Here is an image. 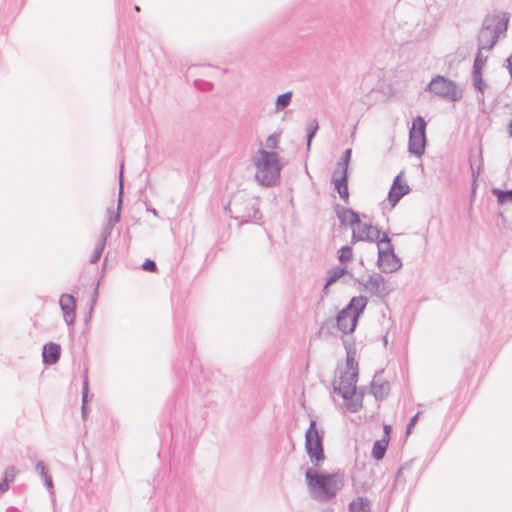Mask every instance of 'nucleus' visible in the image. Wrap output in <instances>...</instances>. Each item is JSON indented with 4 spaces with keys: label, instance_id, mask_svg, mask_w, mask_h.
Wrapping results in <instances>:
<instances>
[{
    "label": "nucleus",
    "instance_id": "f257e3e1",
    "mask_svg": "<svg viewBox=\"0 0 512 512\" xmlns=\"http://www.w3.org/2000/svg\"><path fill=\"white\" fill-rule=\"evenodd\" d=\"M305 480L310 497L318 502H328L336 497L344 486V473L327 472L307 467Z\"/></svg>",
    "mask_w": 512,
    "mask_h": 512
},
{
    "label": "nucleus",
    "instance_id": "f03ea898",
    "mask_svg": "<svg viewBox=\"0 0 512 512\" xmlns=\"http://www.w3.org/2000/svg\"><path fill=\"white\" fill-rule=\"evenodd\" d=\"M368 304L366 296H354L350 299L348 304L340 310L335 317V326L343 334H351L355 331L360 316L364 313ZM334 326L333 319L324 321L321 324L320 330L324 331Z\"/></svg>",
    "mask_w": 512,
    "mask_h": 512
},
{
    "label": "nucleus",
    "instance_id": "7ed1b4c3",
    "mask_svg": "<svg viewBox=\"0 0 512 512\" xmlns=\"http://www.w3.org/2000/svg\"><path fill=\"white\" fill-rule=\"evenodd\" d=\"M509 20L507 12L487 15L477 36L478 50H492L499 39L506 36Z\"/></svg>",
    "mask_w": 512,
    "mask_h": 512
},
{
    "label": "nucleus",
    "instance_id": "20e7f679",
    "mask_svg": "<svg viewBox=\"0 0 512 512\" xmlns=\"http://www.w3.org/2000/svg\"><path fill=\"white\" fill-rule=\"evenodd\" d=\"M257 168L255 179L263 186L272 187L280 181L282 164L276 152L260 149L254 159Z\"/></svg>",
    "mask_w": 512,
    "mask_h": 512
},
{
    "label": "nucleus",
    "instance_id": "39448f33",
    "mask_svg": "<svg viewBox=\"0 0 512 512\" xmlns=\"http://www.w3.org/2000/svg\"><path fill=\"white\" fill-rule=\"evenodd\" d=\"M358 370L345 371L341 374L339 382H333V392L340 395L345 401L347 410L358 412L363 406V394L357 393Z\"/></svg>",
    "mask_w": 512,
    "mask_h": 512
},
{
    "label": "nucleus",
    "instance_id": "423d86ee",
    "mask_svg": "<svg viewBox=\"0 0 512 512\" xmlns=\"http://www.w3.org/2000/svg\"><path fill=\"white\" fill-rule=\"evenodd\" d=\"M225 210L232 218L240 220L241 224L255 223L262 218L258 200L245 192L235 193Z\"/></svg>",
    "mask_w": 512,
    "mask_h": 512
},
{
    "label": "nucleus",
    "instance_id": "0eeeda50",
    "mask_svg": "<svg viewBox=\"0 0 512 512\" xmlns=\"http://www.w3.org/2000/svg\"><path fill=\"white\" fill-rule=\"evenodd\" d=\"M324 431L317 428L316 420L311 419L305 433V451L311 463L317 467L325 460L323 447Z\"/></svg>",
    "mask_w": 512,
    "mask_h": 512
},
{
    "label": "nucleus",
    "instance_id": "6e6552de",
    "mask_svg": "<svg viewBox=\"0 0 512 512\" xmlns=\"http://www.w3.org/2000/svg\"><path fill=\"white\" fill-rule=\"evenodd\" d=\"M427 90L434 95L450 102H456L462 98V91L456 82L441 76H435L427 86Z\"/></svg>",
    "mask_w": 512,
    "mask_h": 512
},
{
    "label": "nucleus",
    "instance_id": "1a4fd4ad",
    "mask_svg": "<svg viewBox=\"0 0 512 512\" xmlns=\"http://www.w3.org/2000/svg\"><path fill=\"white\" fill-rule=\"evenodd\" d=\"M426 143V121L422 116H417L413 119L409 130V153L421 157L425 152Z\"/></svg>",
    "mask_w": 512,
    "mask_h": 512
},
{
    "label": "nucleus",
    "instance_id": "9d476101",
    "mask_svg": "<svg viewBox=\"0 0 512 512\" xmlns=\"http://www.w3.org/2000/svg\"><path fill=\"white\" fill-rule=\"evenodd\" d=\"M377 266L382 273H393L402 267L401 259L395 254L392 244L378 248Z\"/></svg>",
    "mask_w": 512,
    "mask_h": 512
},
{
    "label": "nucleus",
    "instance_id": "9b49d317",
    "mask_svg": "<svg viewBox=\"0 0 512 512\" xmlns=\"http://www.w3.org/2000/svg\"><path fill=\"white\" fill-rule=\"evenodd\" d=\"M356 282L363 287V291L370 292L378 298L384 299L390 294V289L386 285L385 279L381 274L374 273L368 277L366 282H363L360 279H356Z\"/></svg>",
    "mask_w": 512,
    "mask_h": 512
},
{
    "label": "nucleus",
    "instance_id": "f8f14e48",
    "mask_svg": "<svg viewBox=\"0 0 512 512\" xmlns=\"http://www.w3.org/2000/svg\"><path fill=\"white\" fill-rule=\"evenodd\" d=\"M403 172H400L393 180L388 193V202L394 207L405 195L409 194L411 189L406 181L402 179Z\"/></svg>",
    "mask_w": 512,
    "mask_h": 512
},
{
    "label": "nucleus",
    "instance_id": "ddd939ff",
    "mask_svg": "<svg viewBox=\"0 0 512 512\" xmlns=\"http://www.w3.org/2000/svg\"><path fill=\"white\" fill-rule=\"evenodd\" d=\"M59 306L63 312L64 321L71 326L75 322L76 299L70 294H62L59 299Z\"/></svg>",
    "mask_w": 512,
    "mask_h": 512
},
{
    "label": "nucleus",
    "instance_id": "4468645a",
    "mask_svg": "<svg viewBox=\"0 0 512 512\" xmlns=\"http://www.w3.org/2000/svg\"><path fill=\"white\" fill-rule=\"evenodd\" d=\"M382 371L376 372L371 382V394L376 400H384L390 392V383L381 378Z\"/></svg>",
    "mask_w": 512,
    "mask_h": 512
},
{
    "label": "nucleus",
    "instance_id": "2eb2a0df",
    "mask_svg": "<svg viewBox=\"0 0 512 512\" xmlns=\"http://www.w3.org/2000/svg\"><path fill=\"white\" fill-rule=\"evenodd\" d=\"M61 356V347L59 344L49 342L43 346L42 361L45 365L56 364Z\"/></svg>",
    "mask_w": 512,
    "mask_h": 512
},
{
    "label": "nucleus",
    "instance_id": "dca6fc26",
    "mask_svg": "<svg viewBox=\"0 0 512 512\" xmlns=\"http://www.w3.org/2000/svg\"><path fill=\"white\" fill-rule=\"evenodd\" d=\"M342 340H343V345L346 350L347 371L358 370V363L355 360V355H356L355 342L353 340L344 339V338H342Z\"/></svg>",
    "mask_w": 512,
    "mask_h": 512
},
{
    "label": "nucleus",
    "instance_id": "f3484780",
    "mask_svg": "<svg viewBox=\"0 0 512 512\" xmlns=\"http://www.w3.org/2000/svg\"><path fill=\"white\" fill-rule=\"evenodd\" d=\"M107 213L109 215L108 221L104 225L99 241L106 244L107 239L110 237L113 227L116 223L120 221V214L113 213L111 208L107 209Z\"/></svg>",
    "mask_w": 512,
    "mask_h": 512
},
{
    "label": "nucleus",
    "instance_id": "a211bd4d",
    "mask_svg": "<svg viewBox=\"0 0 512 512\" xmlns=\"http://www.w3.org/2000/svg\"><path fill=\"white\" fill-rule=\"evenodd\" d=\"M349 512H371V503L365 497H357L348 505Z\"/></svg>",
    "mask_w": 512,
    "mask_h": 512
},
{
    "label": "nucleus",
    "instance_id": "6ab92c4d",
    "mask_svg": "<svg viewBox=\"0 0 512 512\" xmlns=\"http://www.w3.org/2000/svg\"><path fill=\"white\" fill-rule=\"evenodd\" d=\"M332 183L334 184L335 190L344 189L348 187V172H346V168H343L341 171L336 169L332 174Z\"/></svg>",
    "mask_w": 512,
    "mask_h": 512
},
{
    "label": "nucleus",
    "instance_id": "aec40b11",
    "mask_svg": "<svg viewBox=\"0 0 512 512\" xmlns=\"http://www.w3.org/2000/svg\"><path fill=\"white\" fill-rule=\"evenodd\" d=\"M388 438H382L380 440H376L373 444L371 455L372 457L379 461L382 460L385 456V453L388 448Z\"/></svg>",
    "mask_w": 512,
    "mask_h": 512
},
{
    "label": "nucleus",
    "instance_id": "412c9836",
    "mask_svg": "<svg viewBox=\"0 0 512 512\" xmlns=\"http://www.w3.org/2000/svg\"><path fill=\"white\" fill-rule=\"evenodd\" d=\"M472 80L475 90L482 94L481 97H477L478 102H484L483 94L487 88V85L483 79V72H472Z\"/></svg>",
    "mask_w": 512,
    "mask_h": 512
},
{
    "label": "nucleus",
    "instance_id": "4be33fe9",
    "mask_svg": "<svg viewBox=\"0 0 512 512\" xmlns=\"http://www.w3.org/2000/svg\"><path fill=\"white\" fill-rule=\"evenodd\" d=\"M346 274H349V271L347 270L346 267H340V266H335V267H332L329 271H328V277L326 279L327 281V285H333L334 283H336L341 277H343L344 275Z\"/></svg>",
    "mask_w": 512,
    "mask_h": 512
},
{
    "label": "nucleus",
    "instance_id": "5701e85b",
    "mask_svg": "<svg viewBox=\"0 0 512 512\" xmlns=\"http://www.w3.org/2000/svg\"><path fill=\"white\" fill-rule=\"evenodd\" d=\"M292 97V91H287L278 95L275 101V112H280L287 108L292 102Z\"/></svg>",
    "mask_w": 512,
    "mask_h": 512
},
{
    "label": "nucleus",
    "instance_id": "b1692460",
    "mask_svg": "<svg viewBox=\"0 0 512 512\" xmlns=\"http://www.w3.org/2000/svg\"><path fill=\"white\" fill-rule=\"evenodd\" d=\"M491 192L494 196H496L499 204L503 205L508 201L512 203V189L502 190L499 188H492Z\"/></svg>",
    "mask_w": 512,
    "mask_h": 512
},
{
    "label": "nucleus",
    "instance_id": "393cba45",
    "mask_svg": "<svg viewBox=\"0 0 512 512\" xmlns=\"http://www.w3.org/2000/svg\"><path fill=\"white\" fill-rule=\"evenodd\" d=\"M359 229L361 230L363 235H368L371 238V239H365V241H367V242H374L375 239H377V237H375V234H381V230L378 227L373 226L371 224H367V223L361 224Z\"/></svg>",
    "mask_w": 512,
    "mask_h": 512
},
{
    "label": "nucleus",
    "instance_id": "a878e982",
    "mask_svg": "<svg viewBox=\"0 0 512 512\" xmlns=\"http://www.w3.org/2000/svg\"><path fill=\"white\" fill-rule=\"evenodd\" d=\"M319 130V124L316 119L312 120L309 123V126L307 128V135H306V144H307V150H310L311 142L313 138L315 137L317 131Z\"/></svg>",
    "mask_w": 512,
    "mask_h": 512
},
{
    "label": "nucleus",
    "instance_id": "bb28decb",
    "mask_svg": "<svg viewBox=\"0 0 512 512\" xmlns=\"http://www.w3.org/2000/svg\"><path fill=\"white\" fill-rule=\"evenodd\" d=\"M482 50H478V52L475 55L472 72H483V68L486 64L487 57L483 56Z\"/></svg>",
    "mask_w": 512,
    "mask_h": 512
},
{
    "label": "nucleus",
    "instance_id": "cd10ccee",
    "mask_svg": "<svg viewBox=\"0 0 512 512\" xmlns=\"http://www.w3.org/2000/svg\"><path fill=\"white\" fill-rule=\"evenodd\" d=\"M123 163L120 165V171H119V193H118V200H117V210L115 213L121 212L122 204H123V190H124V184H123Z\"/></svg>",
    "mask_w": 512,
    "mask_h": 512
},
{
    "label": "nucleus",
    "instance_id": "c85d7f7f",
    "mask_svg": "<svg viewBox=\"0 0 512 512\" xmlns=\"http://www.w3.org/2000/svg\"><path fill=\"white\" fill-rule=\"evenodd\" d=\"M336 216L341 225H347V216H349L350 208L344 207L340 204L335 205Z\"/></svg>",
    "mask_w": 512,
    "mask_h": 512
},
{
    "label": "nucleus",
    "instance_id": "c756f323",
    "mask_svg": "<svg viewBox=\"0 0 512 512\" xmlns=\"http://www.w3.org/2000/svg\"><path fill=\"white\" fill-rule=\"evenodd\" d=\"M338 259L341 263H346L352 260L353 257V248L350 245H345L339 250Z\"/></svg>",
    "mask_w": 512,
    "mask_h": 512
},
{
    "label": "nucleus",
    "instance_id": "7c9ffc66",
    "mask_svg": "<svg viewBox=\"0 0 512 512\" xmlns=\"http://www.w3.org/2000/svg\"><path fill=\"white\" fill-rule=\"evenodd\" d=\"M351 155H352V150L350 148L346 149L343 152V154L338 162V167L341 168V170L343 168H346V172H348V166H349V162L351 160Z\"/></svg>",
    "mask_w": 512,
    "mask_h": 512
},
{
    "label": "nucleus",
    "instance_id": "2f4dec72",
    "mask_svg": "<svg viewBox=\"0 0 512 512\" xmlns=\"http://www.w3.org/2000/svg\"><path fill=\"white\" fill-rule=\"evenodd\" d=\"M105 245H106L105 243L98 241V243L94 249V252L90 258L91 264H96L99 261V259L101 258V255L103 253V250L105 248Z\"/></svg>",
    "mask_w": 512,
    "mask_h": 512
},
{
    "label": "nucleus",
    "instance_id": "473e14b6",
    "mask_svg": "<svg viewBox=\"0 0 512 512\" xmlns=\"http://www.w3.org/2000/svg\"><path fill=\"white\" fill-rule=\"evenodd\" d=\"M17 473L18 470L14 466L7 467L4 471L3 482L9 486V484L14 481Z\"/></svg>",
    "mask_w": 512,
    "mask_h": 512
},
{
    "label": "nucleus",
    "instance_id": "72a5a7b5",
    "mask_svg": "<svg viewBox=\"0 0 512 512\" xmlns=\"http://www.w3.org/2000/svg\"><path fill=\"white\" fill-rule=\"evenodd\" d=\"M280 134L279 133H273L266 139V147L269 149H276L278 147Z\"/></svg>",
    "mask_w": 512,
    "mask_h": 512
},
{
    "label": "nucleus",
    "instance_id": "f704fd0d",
    "mask_svg": "<svg viewBox=\"0 0 512 512\" xmlns=\"http://www.w3.org/2000/svg\"><path fill=\"white\" fill-rule=\"evenodd\" d=\"M480 163H479V166L478 168L475 170L474 167H473V164L470 162V168H471V172H472V178H473V185L475 186L476 182H477V178L479 177L480 175V171L482 169V166H483V158H482V150L480 149Z\"/></svg>",
    "mask_w": 512,
    "mask_h": 512
},
{
    "label": "nucleus",
    "instance_id": "c9c22d12",
    "mask_svg": "<svg viewBox=\"0 0 512 512\" xmlns=\"http://www.w3.org/2000/svg\"><path fill=\"white\" fill-rule=\"evenodd\" d=\"M349 217H350V220H349L348 224H350L351 226L358 225L360 227L361 224H363L361 222L360 214L351 208H350V212H349Z\"/></svg>",
    "mask_w": 512,
    "mask_h": 512
},
{
    "label": "nucleus",
    "instance_id": "e433bc0d",
    "mask_svg": "<svg viewBox=\"0 0 512 512\" xmlns=\"http://www.w3.org/2000/svg\"><path fill=\"white\" fill-rule=\"evenodd\" d=\"M375 237H377V239H375L374 242L378 244V248L381 247L380 245L383 243H386L387 246L391 244V238L385 232H383L382 234H375Z\"/></svg>",
    "mask_w": 512,
    "mask_h": 512
},
{
    "label": "nucleus",
    "instance_id": "4c0bfd02",
    "mask_svg": "<svg viewBox=\"0 0 512 512\" xmlns=\"http://www.w3.org/2000/svg\"><path fill=\"white\" fill-rule=\"evenodd\" d=\"M141 267L144 271L147 272H155L157 270L155 261L151 259H146Z\"/></svg>",
    "mask_w": 512,
    "mask_h": 512
},
{
    "label": "nucleus",
    "instance_id": "58836bf2",
    "mask_svg": "<svg viewBox=\"0 0 512 512\" xmlns=\"http://www.w3.org/2000/svg\"><path fill=\"white\" fill-rule=\"evenodd\" d=\"M365 239H371L368 235H363L361 230L359 229L358 232L353 230L352 236H351V242L354 244L358 241H365Z\"/></svg>",
    "mask_w": 512,
    "mask_h": 512
},
{
    "label": "nucleus",
    "instance_id": "ea45409f",
    "mask_svg": "<svg viewBox=\"0 0 512 512\" xmlns=\"http://www.w3.org/2000/svg\"><path fill=\"white\" fill-rule=\"evenodd\" d=\"M35 470L41 475V477L49 475L48 468L43 461H38L36 463Z\"/></svg>",
    "mask_w": 512,
    "mask_h": 512
},
{
    "label": "nucleus",
    "instance_id": "a19ab883",
    "mask_svg": "<svg viewBox=\"0 0 512 512\" xmlns=\"http://www.w3.org/2000/svg\"><path fill=\"white\" fill-rule=\"evenodd\" d=\"M420 412L416 413L410 420H409V423L407 424V427H406V434L409 435L413 429V427L416 425L418 419H419V416H420Z\"/></svg>",
    "mask_w": 512,
    "mask_h": 512
},
{
    "label": "nucleus",
    "instance_id": "79ce46f5",
    "mask_svg": "<svg viewBox=\"0 0 512 512\" xmlns=\"http://www.w3.org/2000/svg\"><path fill=\"white\" fill-rule=\"evenodd\" d=\"M88 402V380L85 378L82 388V405H87Z\"/></svg>",
    "mask_w": 512,
    "mask_h": 512
},
{
    "label": "nucleus",
    "instance_id": "37998d69",
    "mask_svg": "<svg viewBox=\"0 0 512 512\" xmlns=\"http://www.w3.org/2000/svg\"><path fill=\"white\" fill-rule=\"evenodd\" d=\"M195 85L199 89H204V90H211L213 87L212 83L204 82V81H195Z\"/></svg>",
    "mask_w": 512,
    "mask_h": 512
},
{
    "label": "nucleus",
    "instance_id": "c03bdc74",
    "mask_svg": "<svg viewBox=\"0 0 512 512\" xmlns=\"http://www.w3.org/2000/svg\"><path fill=\"white\" fill-rule=\"evenodd\" d=\"M337 192H338V194H339L340 198H341L344 202L348 203V201H349V190H348V187H347V188H344V189H338V191H337Z\"/></svg>",
    "mask_w": 512,
    "mask_h": 512
},
{
    "label": "nucleus",
    "instance_id": "a18cd8bd",
    "mask_svg": "<svg viewBox=\"0 0 512 512\" xmlns=\"http://www.w3.org/2000/svg\"><path fill=\"white\" fill-rule=\"evenodd\" d=\"M43 481H44V484L45 486L47 487V489L52 492V489H53V480H52V477L50 475H47V476H44L42 477Z\"/></svg>",
    "mask_w": 512,
    "mask_h": 512
},
{
    "label": "nucleus",
    "instance_id": "49530a36",
    "mask_svg": "<svg viewBox=\"0 0 512 512\" xmlns=\"http://www.w3.org/2000/svg\"><path fill=\"white\" fill-rule=\"evenodd\" d=\"M391 426L390 425H384V437L383 438H388V441L390 440V433H391Z\"/></svg>",
    "mask_w": 512,
    "mask_h": 512
},
{
    "label": "nucleus",
    "instance_id": "de8ad7c7",
    "mask_svg": "<svg viewBox=\"0 0 512 512\" xmlns=\"http://www.w3.org/2000/svg\"><path fill=\"white\" fill-rule=\"evenodd\" d=\"M144 203H145V205H146V210H147L148 212H151V213H152L154 216H156V217H158V216H159V215H158V211H157L155 208H153V207L149 206V205L147 204V201H144Z\"/></svg>",
    "mask_w": 512,
    "mask_h": 512
},
{
    "label": "nucleus",
    "instance_id": "09e8293b",
    "mask_svg": "<svg viewBox=\"0 0 512 512\" xmlns=\"http://www.w3.org/2000/svg\"><path fill=\"white\" fill-rule=\"evenodd\" d=\"M503 66L506 67L507 69H510V67H512V54L504 61Z\"/></svg>",
    "mask_w": 512,
    "mask_h": 512
},
{
    "label": "nucleus",
    "instance_id": "8fccbe9b",
    "mask_svg": "<svg viewBox=\"0 0 512 512\" xmlns=\"http://www.w3.org/2000/svg\"><path fill=\"white\" fill-rule=\"evenodd\" d=\"M81 412H82V417L83 419L85 420L87 418V415H88V406L87 405H82L81 407Z\"/></svg>",
    "mask_w": 512,
    "mask_h": 512
},
{
    "label": "nucleus",
    "instance_id": "3c124183",
    "mask_svg": "<svg viewBox=\"0 0 512 512\" xmlns=\"http://www.w3.org/2000/svg\"><path fill=\"white\" fill-rule=\"evenodd\" d=\"M329 286H330V285H327V282H326V283H325V285H324V287H323V289H322V294H323V295H327V294H328V292H329Z\"/></svg>",
    "mask_w": 512,
    "mask_h": 512
},
{
    "label": "nucleus",
    "instance_id": "603ef678",
    "mask_svg": "<svg viewBox=\"0 0 512 512\" xmlns=\"http://www.w3.org/2000/svg\"><path fill=\"white\" fill-rule=\"evenodd\" d=\"M6 490H8V485L5 484L3 481L0 482V491L4 492Z\"/></svg>",
    "mask_w": 512,
    "mask_h": 512
},
{
    "label": "nucleus",
    "instance_id": "864d4df0",
    "mask_svg": "<svg viewBox=\"0 0 512 512\" xmlns=\"http://www.w3.org/2000/svg\"><path fill=\"white\" fill-rule=\"evenodd\" d=\"M97 296H98V290H97V288H96V289H95V291H94L93 298H92V304H94V303H95Z\"/></svg>",
    "mask_w": 512,
    "mask_h": 512
},
{
    "label": "nucleus",
    "instance_id": "5fc2aeb1",
    "mask_svg": "<svg viewBox=\"0 0 512 512\" xmlns=\"http://www.w3.org/2000/svg\"><path fill=\"white\" fill-rule=\"evenodd\" d=\"M7 512H18V511H17L16 509H14V508H9V509L7 510Z\"/></svg>",
    "mask_w": 512,
    "mask_h": 512
},
{
    "label": "nucleus",
    "instance_id": "6e6d98bb",
    "mask_svg": "<svg viewBox=\"0 0 512 512\" xmlns=\"http://www.w3.org/2000/svg\"><path fill=\"white\" fill-rule=\"evenodd\" d=\"M508 72H509L510 78L512 79V67H510V69H508Z\"/></svg>",
    "mask_w": 512,
    "mask_h": 512
},
{
    "label": "nucleus",
    "instance_id": "4d7b16f0",
    "mask_svg": "<svg viewBox=\"0 0 512 512\" xmlns=\"http://www.w3.org/2000/svg\"><path fill=\"white\" fill-rule=\"evenodd\" d=\"M383 343H384V345H387V337L386 336H384V338H383Z\"/></svg>",
    "mask_w": 512,
    "mask_h": 512
},
{
    "label": "nucleus",
    "instance_id": "13d9d810",
    "mask_svg": "<svg viewBox=\"0 0 512 512\" xmlns=\"http://www.w3.org/2000/svg\"><path fill=\"white\" fill-rule=\"evenodd\" d=\"M135 10L136 11H139L140 10V7L138 5L135 6Z\"/></svg>",
    "mask_w": 512,
    "mask_h": 512
}]
</instances>
